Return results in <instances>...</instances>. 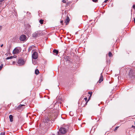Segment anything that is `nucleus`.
I'll return each mask as SVG.
<instances>
[{
  "label": "nucleus",
  "mask_w": 135,
  "mask_h": 135,
  "mask_svg": "<svg viewBox=\"0 0 135 135\" xmlns=\"http://www.w3.org/2000/svg\"><path fill=\"white\" fill-rule=\"evenodd\" d=\"M66 132V129L64 127H61L60 128L59 131L57 132L58 135H62Z\"/></svg>",
  "instance_id": "nucleus-1"
},
{
  "label": "nucleus",
  "mask_w": 135,
  "mask_h": 135,
  "mask_svg": "<svg viewBox=\"0 0 135 135\" xmlns=\"http://www.w3.org/2000/svg\"><path fill=\"white\" fill-rule=\"evenodd\" d=\"M21 49L20 47H16L13 51V54H17L21 52Z\"/></svg>",
  "instance_id": "nucleus-2"
},
{
  "label": "nucleus",
  "mask_w": 135,
  "mask_h": 135,
  "mask_svg": "<svg viewBox=\"0 0 135 135\" xmlns=\"http://www.w3.org/2000/svg\"><path fill=\"white\" fill-rule=\"evenodd\" d=\"M17 63L19 65L22 66L25 64V62L23 59H21L18 60Z\"/></svg>",
  "instance_id": "nucleus-3"
},
{
  "label": "nucleus",
  "mask_w": 135,
  "mask_h": 135,
  "mask_svg": "<svg viewBox=\"0 0 135 135\" xmlns=\"http://www.w3.org/2000/svg\"><path fill=\"white\" fill-rule=\"evenodd\" d=\"M20 39L22 41H25L26 40V37L25 35H22L20 37Z\"/></svg>",
  "instance_id": "nucleus-4"
},
{
  "label": "nucleus",
  "mask_w": 135,
  "mask_h": 135,
  "mask_svg": "<svg viewBox=\"0 0 135 135\" xmlns=\"http://www.w3.org/2000/svg\"><path fill=\"white\" fill-rule=\"evenodd\" d=\"M37 53L36 52H33L32 54V58L34 59H36L38 58Z\"/></svg>",
  "instance_id": "nucleus-5"
},
{
  "label": "nucleus",
  "mask_w": 135,
  "mask_h": 135,
  "mask_svg": "<svg viewBox=\"0 0 135 135\" xmlns=\"http://www.w3.org/2000/svg\"><path fill=\"white\" fill-rule=\"evenodd\" d=\"M132 71L131 70H130L129 73V75L130 77L133 79V78H135V76L132 73Z\"/></svg>",
  "instance_id": "nucleus-6"
},
{
  "label": "nucleus",
  "mask_w": 135,
  "mask_h": 135,
  "mask_svg": "<svg viewBox=\"0 0 135 135\" xmlns=\"http://www.w3.org/2000/svg\"><path fill=\"white\" fill-rule=\"evenodd\" d=\"M70 19L68 16L67 17L65 20V22L66 23V25H67L69 22Z\"/></svg>",
  "instance_id": "nucleus-7"
},
{
  "label": "nucleus",
  "mask_w": 135,
  "mask_h": 135,
  "mask_svg": "<svg viewBox=\"0 0 135 135\" xmlns=\"http://www.w3.org/2000/svg\"><path fill=\"white\" fill-rule=\"evenodd\" d=\"M103 80V75H102V73L101 74L100 76V79L98 81L99 83H100Z\"/></svg>",
  "instance_id": "nucleus-8"
},
{
  "label": "nucleus",
  "mask_w": 135,
  "mask_h": 135,
  "mask_svg": "<svg viewBox=\"0 0 135 135\" xmlns=\"http://www.w3.org/2000/svg\"><path fill=\"white\" fill-rule=\"evenodd\" d=\"M9 118L10 119V120L11 122H12L13 121V116L12 115H10L9 116Z\"/></svg>",
  "instance_id": "nucleus-9"
},
{
  "label": "nucleus",
  "mask_w": 135,
  "mask_h": 135,
  "mask_svg": "<svg viewBox=\"0 0 135 135\" xmlns=\"http://www.w3.org/2000/svg\"><path fill=\"white\" fill-rule=\"evenodd\" d=\"M90 99V97H89V98L88 99V100H87V98L86 97V98H84V99L86 101V102L85 103V104L84 106H86L87 105V103H88V102L89 101V100Z\"/></svg>",
  "instance_id": "nucleus-10"
},
{
  "label": "nucleus",
  "mask_w": 135,
  "mask_h": 135,
  "mask_svg": "<svg viewBox=\"0 0 135 135\" xmlns=\"http://www.w3.org/2000/svg\"><path fill=\"white\" fill-rule=\"evenodd\" d=\"M38 34L36 32H35L33 34V36L34 37H36L38 36Z\"/></svg>",
  "instance_id": "nucleus-11"
},
{
  "label": "nucleus",
  "mask_w": 135,
  "mask_h": 135,
  "mask_svg": "<svg viewBox=\"0 0 135 135\" xmlns=\"http://www.w3.org/2000/svg\"><path fill=\"white\" fill-rule=\"evenodd\" d=\"M16 57V56H11L10 57H8L6 58L7 60L9 59H12L13 58H15Z\"/></svg>",
  "instance_id": "nucleus-12"
},
{
  "label": "nucleus",
  "mask_w": 135,
  "mask_h": 135,
  "mask_svg": "<svg viewBox=\"0 0 135 135\" xmlns=\"http://www.w3.org/2000/svg\"><path fill=\"white\" fill-rule=\"evenodd\" d=\"M26 28L28 30H29L31 26L29 24H27L26 25Z\"/></svg>",
  "instance_id": "nucleus-13"
},
{
  "label": "nucleus",
  "mask_w": 135,
  "mask_h": 135,
  "mask_svg": "<svg viewBox=\"0 0 135 135\" xmlns=\"http://www.w3.org/2000/svg\"><path fill=\"white\" fill-rule=\"evenodd\" d=\"M52 119L50 118H49L48 117H47L45 119L46 121V122H48L49 121L51 120Z\"/></svg>",
  "instance_id": "nucleus-14"
},
{
  "label": "nucleus",
  "mask_w": 135,
  "mask_h": 135,
  "mask_svg": "<svg viewBox=\"0 0 135 135\" xmlns=\"http://www.w3.org/2000/svg\"><path fill=\"white\" fill-rule=\"evenodd\" d=\"M54 53L56 54V55H57L58 53V51L56 49H54L53 51Z\"/></svg>",
  "instance_id": "nucleus-15"
},
{
  "label": "nucleus",
  "mask_w": 135,
  "mask_h": 135,
  "mask_svg": "<svg viewBox=\"0 0 135 135\" xmlns=\"http://www.w3.org/2000/svg\"><path fill=\"white\" fill-rule=\"evenodd\" d=\"M35 73L36 75L38 74L39 73V72L38 69H37L35 70Z\"/></svg>",
  "instance_id": "nucleus-16"
},
{
  "label": "nucleus",
  "mask_w": 135,
  "mask_h": 135,
  "mask_svg": "<svg viewBox=\"0 0 135 135\" xmlns=\"http://www.w3.org/2000/svg\"><path fill=\"white\" fill-rule=\"evenodd\" d=\"M32 46H31L29 47L28 48V51H31L32 50Z\"/></svg>",
  "instance_id": "nucleus-17"
},
{
  "label": "nucleus",
  "mask_w": 135,
  "mask_h": 135,
  "mask_svg": "<svg viewBox=\"0 0 135 135\" xmlns=\"http://www.w3.org/2000/svg\"><path fill=\"white\" fill-rule=\"evenodd\" d=\"M39 22L41 24H42L43 23V20L42 19L40 20L39 21Z\"/></svg>",
  "instance_id": "nucleus-18"
},
{
  "label": "nucleus",
  "mask_w": 135,
  "mask_h": 135,
  "mask_svg": "<svg viewBox=\"0 0 135 135\" xmlns=\"http://www.w3.org/2000/svg\"><path fill=\"white\" fill-rule=\"evenodd\" d=\"M108 55L109 57H111L112 56V54L110 52H109Z\"/></svg>",
  "instance_id": "nucleus-19"
},
{
  "label": "nucleus",
  "mask_w": 135,
  "mask_h": 135,
  "mask_svg": "<svg viewBox=\"0 0 135 135\" xmlns=\"http://www.w3.org/2000/svg\"><path fill=\"white\" fill-rule=\"evenodd\" d=\"M88 93L89 94H90V97H89L90 98V97L91 96V95H92V92H91V91H89V92H88Z\"/></svg>",
  "instance_id": "nucleus-20"
},
{
  "label": "nucleus",
  "mask_w": 135,
  "mask_h": 135,
  "mask_svg": "<svg viewBox=\"0 0 135 135\" xmlns=\"http://www.w3.org/2000/svg\"><path fill=\"white\" fill-rule=\"evenodd\" d=\"M119 127H116L114 130V131L115 132L116 130L118 129Z\"/></svg>",
  "instance_id": "nucleus-21"
},
{
  "label": "nucleus",
  "mask_w": 135,
  "mask_h": 135,
  "mask_svg": "<svg viewBox=\"0 0 135 135\" xmlns=\"http://www.w3.org/2000/svg\"><path fill=\"white\" fill-rule=\"evenodd\" d=\"M24 106V105L20 104L19 106H18V107L19 108H21V107L22 106Z\"/></svg>",
  "instance_id": "nucleus-22"
},
{
  "label": "nucleus",
  "mask_w": 135,
  "mask_h": 135,
  "mask_svg": "<svg viewBox=\"0 0 135 135\" xmlns=\"http://www.w3.org/2000/svg\"><path fill=\"white\" fill-rule=\"evenodd\" d=\"M3 66V64H2L0 66V70H1V69L2 68Z\"/></svg>",
  "instance_id": "nucleus-23"
},
{
  "label": "nucleus",
  "mask_w": 135,
  "mask_h": 135,
  "mask_svg": "<svg viewBox=\"0 0 135 135\" xmlns=\"http://www.w3.org/2000/svg\"><path fill=\"white\" fill-rule=\"evenodd\" d=\"M5 133L4 132H2L1 133V135H4Z\"/></svg>",
  "instance_id": "nucleus-24"
},
{
  "label": "nucleus",
  "mask_w": 135,
  "mask_h": 135,
  "mask_svg": "<svg viewBox=\"0 0 135 135\" xmlns=\"http://www.w3.org/2000/svg\"><path fill=\"white\" fill-rule=\"evenodd\" d=\"M92 1L93 2H96L98 1V0H92Z\"/></svg>",
  "instance_id": "nucleus-25"
},
{
  "label": "nucleus",
  "mask_w": 135,
  "mask_h": 135,
  "mask_svg": "<svg viewBox=\"0 0 135 135\" xmlns=\"http://www.w3.org/2000/svg\"><path fill=\"white\" fill-rule=\"evenodd\" d=\"M72 112H70L69 113V114L71 116H73V115H71V113H72Z\"/></svg>",
  "instance_id": "nucleus-26"
},
{
  "label": "nucleus",
  "mask_w": 135,
  "mask_h": 135,
  "mask_svg": "<svg viewBox=\"0 0 135 135\" xmlns=\"http://www.w3.org/2000/svg\"><path fill=\"white\" fill-rule=\"evenodd\" d=\"M62 2L64 3H66V1L65 0H63L62 1Z\"/></svg>",
  "instance_id": "nucleus-27"
},
{
  "label": "nucleus",
  "mask_w": 135,
  "mask_h": 135,
  "mask_svg": "<svg viewBox=\"0 0 135 135\" xmlns=\"http://www.w3.org/2000/svg\"><path fill=\"white\" fill-rule=\"evenodd\" d=\"M132 127L134 129H135V126H132Z\"/></svg>",
  "instance_id": "nucleus-28"
},
{
  "label": "nucleus",
  "mask_w": 135,
  "mask_h": 135,
  "mask_svg": "<svg viewBox=\"0 0 135 135\" xmlns=\"http://www.w3.org/2000/svg\"><path fill=\"white\" fill-rule=\"evenodd\" d=\"M133 8L134 9H135V5H133Z\"/></svg>",
  "instance_id": "nucleus-29"
},
{
  "label": "nucleus",
  "mask_w": 135,
  "mask_h": 135,
  "mask_svg": "<svg viewBox=\"0 0 135 135\" xmlns=\"http://www.w3.org/2000/svg\"><path fill=\"white\" fill-rule=\"evenodd\" d=\"M2 28V27L1 26H0V31L1 30Z\"/></svg>",
  "instance_id": "nucleus-30"
},
{
  "label": "nucleus",
  "mask_w": 135,
  "mask_h": 135,
  "mask_svg": "<svg viewBox=\"0 0 135 135\" xmlns=\"http://www.w3.org/2000/svg\"><path fill=\"white\" fill-rule=\"evenodd\" d=\"M108 0H105L104 1V3H106V2H107V1H108Z\"/></svg>",
  "instance_id": "nucleus-31"
},
{
  "label": "nucleus",
  "mask_w": 135,
  "mask_h": 135,
  "mask_svg": "<svg viewBox=\"0 0 135 135\" xmlns=\"http://www.w3.org/2000/svg\"><path fill=\"white\" fill-rule=\"evenodd\" d=\"M63 22V21H60V23L61 24H62V23Z\"/></svg>",
  "instance_id": "nucleus-32"
},
{
  "label": "nucleus",
  "mask_w": 135,
  "mask_h": 135,
  "mask_svg": "<svg viewBox=\"0 0 135 135\" xmlns=\"http://www.w3.org/2000/svg\"><path fill=\"white\" fill-rule=\"evenodd\" d=\"M3 46V44H2V45H1V47H2Z\"/></svg>",
  "instance_id": "nucleus-33"
},
{
  "label": "nucleus",
  "mask_w": 135,
  "mask_h": 135,
  "mask_svg": "<svg viewBox=\"0 0 135 135\" xmlns=\"http://www.w3.org/2000/svg\"><path fill=\"white\" fill-rule=\"evenodd\" d=\"M134 22L135 23V17L134 18Z\"/></svg>",
  "instance_id": "nucleus-34"
},
{
  "label": "nucleus",
  "mask_w": 135,
  "mask_h": 135,
  "mask_svg": "<svg viewBox=\"0 0 135 135\" xmlns=\"http://www.w3.org/2000/svg\"><path fill=\"white\" fill-rule=\"evenodd\" d=\"M84 102V101H82V103H81V105H82L83 103V102Z\"/></svg>",
  "instance_id": "nucleus-35"
},
{
  "label": "nucleus",
  "mask_w": 135,
  "mask_h": 135,
  "mask_svg": "<svg viewBox=\"0 0 135 135\" xmlns=\"http://www.w3.org/2000/svg\"><path fill=\"white\" fill-rule=\"evenodd\" d=\"M29 14H30V13H29Z\"/></svg>",
  "instance_id": "nucleus-36"
}]
</instances>
